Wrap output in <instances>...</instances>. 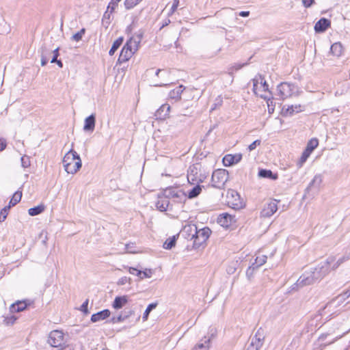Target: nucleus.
<instances>
[{"label": "nucleus", "instance_id": "nucleus-1", "mask_svg": "<svg viewBox=\"0 0 350 350\" xmlns=\"http://www.w3.org/2000/svg\"><path fill=\"white\" fill-rule=\"evenodd\" d=\"M62 163L68 174H75L81 167L79 155L73 150L68 151L63 158Z\"/></svg>", "mask_w": 350, "mask_h": 350}, {"label": "nucleus", "instance_id": "nucleus-2", "mask_svg": "<svg viewBox=\"0 0 350 350\" xmlns=\"http://www.w3.org/2000/svg\"><path fill=\"white\" fill-rule=\"evenodd\" d=\"M228 179V172L224 169H218L213 172L211 186L217 189H222Z\"/></svg>", "mask_w": 350, "mask_h": 350}, {"label": "nucleus", "instance_id": "nucleus-3", "mask_svg": "<svg viewBox=\"0 0 350 350\" xmlns=\"http://www.w3.org/2000/svg\"><path fill=\"white\" fill-rule=\"evenodd\" d=\"M211 230L208 227L199 229L192 234L191 240H193V247L196 249L202 246L209 238Z\"/></svg>", "mask_w": 350, "mask_h": 350}, {"label": "nucleus", "instance_id": "nucleus-4", "mask_svg": "<svg viewBox=\"0 0 350 350\" xmlns=\"http://www.w3.org/2000/svg\"><path fill=\"white\" fill-rule=\"evenodd\" d=\"M47 342L53 347L64 348L66 347L64 334L58 329L51 331L49 334Z\"/></svg>", "mask_w": 350, "mask_h": 350}, {"label": "nucleus", "instance_id": "nucleus-5", "mask_svg": "<svg viewBox=\"0 0 350 350\" xmlns=\"http://www.w3.org/2000/svg\"><path fill=\"white\" fill-rule=\"evenodd\" d=\"M336 261V258L333 256H329L326 260L320 263L316 268L314 269L315 273L318 274L320 280L328 274L332 269L333 263Z\"/></svg>", "mask_w": 350, "mask_h": 350}, {"label": "nucleus", "instance_id": "nucleus-6", "mask_svg": "<svg viewBox=\"0 0 350 350\" xmlns=\"http://www.w3.org/2000/svg\"><path fill=\"white\" fill-rule=\"evenodd\" d=\"M277 90L282 99L293 96L297 91V86L293 83L282 82L277 87Z\"/></svg>", "mask_w": 350, "mask_h": 350}, {"label": "nucleus", "instance_id": "nucleus-7", "mask_svg": "<svg viewBox=\"0 0 350 350\" xmlns=\"http://www.w3.org/2000/svg\"><path fill=\"white\" fill-rule=\"evenodd\" d=\"M350 297V289H348L345 292L338 295L335 298L332 299L329 301L323 310H327L328 312H332L333 309L340 306L345 300Z\"/></svg>", "mask_w": 350, "mask_h": 350}, {"label": "nucleus", "instance_id": "nucleus-8", "mask_svg": "<svg viewBox=\"0 0 350 350\" xmlns=\"http://www.w3.org/2000/svg\"><path fill=\"white\" fill-rule=\"evenodd\" d=\"M319 280L320 279L318 277V274L315 273L314 270H313L303 273L297 280L296 284L302 287L304 286L311 285Z\"/></svg>", "mask_w": 350, "mask_h": 350}, {"label": "nucleus", "instance_id": "nucleus-9", "mask_svg": "<svg viewBox=\"0 0 350 350\" xmlns=\"http://www.w3.org/2000/svg\"><path fill=\"white\" fill-rule=\"evenodd\" d=\"M228 204L234 209L239 210L243 207L244 204L240 195L236 191L231 189L227 194Z\"/></svg>", "mask_w": 350, "mask_h": 350}, {"label": "nucleus", "instance_id": "nucleus-10", "mask_svg": "<svg viewBox=\"0 0 350 350\" xmlns=\"http://www.w3.org/2000/svg\"><path fill=\"white\" fill-rule=\"evenodd\" d=\"M137 51L134 50V46L131 44V40H127L121 50L118 59V62L122 64L129 61Z\"/></svg>", "mask_w": 350, "mask_h": 350}, {"label": "nucleus", "instance_id": "nucleus-11", "mask_svg": "<svg viewBox=\"0 0 350 350\" xmlns=\"http://www.w3.org/2000/svg\"><path fill=\"white\" fill-rule=\"evenodd\" d=\"M279 202V200L273 199L265 203L260 211V217L267 218L272 216L278 210V203Z\"/></svg>", "mask_w": 350, "mask_h": 350}, {"label": "nucleus", "instance_id": "nucleus-12", "mask_svg": "<svg viewBox=\"0 0 350 350\" xmlns=\"http://www.w3.org/2000/svg\"><path fill=\"white\" fill-rule=\"evenodd\" d=\"M163 196H165L168 200L170 198H178L180 200L186 198V194L181 190H176L174 188H167L162 191Z\"/></svg>", "mask_w": 350, "mask_h": 350}, {"label": "nucleus", "instance_id": "nucleus-13", "mask_svg": "<svg viewBox=\"0 0 350 350\" xmlns=\"http://www.w3.org/2000/svg\"><path fill=\"white\" fill-rule=\"evenodd\" d=\"M170 106L168 104L162 105L154 113L156 120H165L169 116Z\"/></svg>", "mask_w": 350, "mask_h": 350}, {"label": "nucleus", "instance_id": "nucleus-14", "mask_svg": "<svg viewBox=\"0 0 350 350\" xmlns=\"http://www.w3.org/2000/svg\"><path fill=\"white\" fill-rule=\"evenodd\" d=\"M331 25V21L325 18H321L314 25V31L316 33H323Z\"/></svg>", "mask_w": 350, "mask_h": 350}, {"label": "nucleus", "instance_id": "nucleus-15", "mask_svg": "<svg viewBox=\"0 0 350 350\" xmlns=\"http://www.w3.org/2000/svg\"><path fill=\"white\" fill-rule=\"evenodd\" d=\"M170 205V200L163 196L161 192L158 194V200L156 202V207L161 212L166 211Z\"/></svg>", "mask_w": 350, "mask_h": 350}, {"label": "nucleus", "instance_id": "nucleus-16", "mask_svg": "<svg viewBox=\"0 0 350 350\" xmlns=\"http://www.w3.org/2000/svg\"><path fill=\"white\" fill-rule=\"evenodd\" d=\"M144 35V30L141 29L136 31L134 35L128 40H131V44L134 46V50H138Z\"/></svg>", "mask_w": 350, "mask_h": 350}, {"label": "nucleus", "instance_id": "nucleus-17", "mask_svg": "<svg viewBox=\"0 0 350 350\" xmlns=\"http://www.w3.org/2000/svg\"><path fill=\"white\" fill-rule=\"evenodd\" d=\"M242 159L241 154H226L223 158V163L225 166H230L238 163Z\"/></svg>", "mask_w": 350, "mask_h": 350}, {"label": "nucleus", "instance_id": "nucleus-18", "mask_svg": "<svg viewBox=\"0 0 350 350\" xmlns=\"http://www.w3.org/2000/svg\"><path fill=\"white\" fill-rule=\"evenodd\" d=\"M323 178L321 174H317L314 176L313 179L309 183L308 186L306 189V192L309 193L310 191L315 189L318 191L321 184L322 183Z\"/></svg>", "mask_w": 350, "mask_h": 350}, {"label": "nucleus", "instance_id": "nucleus-19", "mask_svg": "<svg viewBox=\"0 0 350 350\" xmlns=\"http://www.w3.org/2000/svg\"><path fill=\"white\" fill-rule=\"evenodd\" d=\"M233 217L228 213H222L217 217V223L221 226L228 228L231 225Z\"/></svg>", "mask_w": 350, "mask_h": 350}, {"label": "nucleus", "instance_id": "nucleus-20", "mask_svg": "<svg viewBox=\"0 0 350 350\" xmlns=\"http://www.w3.org/2000/svg\"><path fill=\"white\" fill-rule=\"evenodd\" d=\"M110 311L108 309L103 310L100 312H98L95 314H93L91 317V321L92 323H96L100 321L101 320H105L110 316Z\"/></svg>", "mask_w": 350, "mask_h": 350}, {"label": "nucleus", "instance_id": "nucleus-21", "mask_svg": "<svg viewBox=\"0 0 350 350\" xmlns=\"http://www.w3.org/2000/svg\"><path fill=\"white\" fill-rule=\"evenodd\" d=\"M96 116L92 113L85 119L83 130L85 131H93L95 128Z\"/></svg>", "mask_w": 350, "mask_h": 350}, {"label": "nucleus", "instance_id": "nucleus-22", "mask_svg": "<svg viewBox=\"0 0 350 350\" xmlns=\"http://www.w3.org/2000/svg\"><path fill=\"white\" fill-rule=\"evenodd\" d=\"M259 79L255 78L253 79V90L255 94H257L256 90L258 88V85L260 80V87L262 88L263 91L267 92L269 91V85L267 81L265 80V78L262 75H259Z\"/></svg>", "mask_w": 350, "mask_h": 350}, {"label": "nucleus", "instance_id": "nucleus-23", "mask_svg": "<svg viewBox=\"0 0 350 350\" xmlns=\"http://www.w3.org/2000/svg\"><path fill=\"white\" fill-rule=\"evenodd\" d=\"M27 307V304L25 301H18L11 305L10 310L11 312H19L23 311Z\"/></svg>", "mask_w": 350, "mask_h": 350}, {"label": "nucleus", "instance_id": "nucleus-24", "mask_svg": "<svg viewBox=\"0 0 350 350\" xmlns=\"http://www.w3.org/2000/svg\"><path fill=\"white\" fill-rule=\"evenodd\" d=\"M127 302V296H118L114 299L112 306L113 308L118 310L122 308Z\"/></svg>", "mask_w": 350, "mask_h": 350}, {"label": "nucleus", "instance_id": "nucleus-25", "mask_svg": "<svg viewBox=\"0 0 350 350\" xmlns=\"http://www.w3.org/2000/svg\"><path fill=\"white\" fill-rule=\"evenodd\" d=\"M197 230V226L196 225H187L183 228L182 231V235L187 239H191L192 234Z\"/></svg>", "mask_w": 350, "mask_h": 350}, {"label": "nucleus", "instance_id": "nucleus-26", "mask_svg": "<svg viewBox=\"0 0 350 350\" xmlns=\"http://www.w3.org/2000/svg\"><path fill=\"white\" fill-rule=\"evenodd\" d=\"M258 174L260 178H269L271 180H276L278 178V174H273L270 170L261 169Z\"/></svg>", "mask_w": 350, "mask_h": 350}, {"label": "nucleus", "instance_id": "nucleus-27", "mask_svg": "<svg viewBox=\"0 0 350 350\" xmlns=\"http://www.w3.org/2000/svg\"><path fill=\"white\" fill-rule=\"evenodd\" d=\"M210 338L206 336L192 349V350H208L210 347Z\"/></svg>", "mask_w": 350, "mask_h": 350}, {"label": "nucleus", "instance_id": "nucleus-28", "mask_svg": "<svg viewBox=\"0 0 350 350\" xmlns=\"http://www.w3.org/2000/svg\"><path fill=\"white\" fill-rule=\"evenodd\" d=\"M184 90L185 88H183V85H179L170 92L169 97L172 99L177 100L180 98V95Z\"/></svg>", "mask_w": 350, "mask_h": 350}, {"label": "nucleus", "instance_id": "nucleus-29", "mask_svg": "<svg viewBox=\"0 0 350 350\" xmlns=\"http://www.w3.org/2000/svg\"><path fill=\"white\" fill-rule=\"evenodd\" d=\"M330 51L334 55L340 57L342 53L343 47L340 42H335L331 46Z\"/></svg>", "mask_w": 350, "mask_h": 350}, {"label": "nucleus", "instance_id": "nucleus-30", "mask_svg": "<svg viewBox=\"0 0 350 350\" xmlns=\"http://www.w3.org/2000/svg\"><path fill=\"white\" fill-rule=\"evenodd\" d=\"M202 187H204V186H201L200 185H196L190 191H188V193L187 195H186V196H187L189 199H193L196 198L201 193Z\"/></svg>", "mask_w": 350, "mask_h": 350}, {"label": "nucleus", "instance_id": "nucleus-31", "mask_svg": "<svg viewBox=\"0 0 350 350\" xmlns=\"http://www.w3.org/2000/svg\"><path fill=\"white\" fill-rule=\"evenodd\" d=\"M263 343L264 341L260 340L259 338H252L246 350H259L262 347Z\"/></svg>", "mask_w": 350, "mask_h": 350}, {"label": "nucleus", "instance_id": "nucleus-32", "mask_svg": "<svg viewBox=\"0 0 350 350\" xmlns=\"http://www.w3.org/2000/svg\"><path fill=\"white\" fill-rule=\"evenodd\" d=\"M45 208V206L44 204H39L36 206L30 208L28 210V213L31 216H36L40 213H42Z\"/></svg>", "mask_w": 350, "mask_h": 350}, {"label": "nucleus", "instance_id": "nucleus-33", "mask_svg": "<svg viewBox=\"0 0 350 350\" xmlns=\"http://www.w3.org/2000/svg\"><path fill=\"white\" fill-rule=\"evenodd\" d=\"M303 110V107L300 105H291L288 106L285 114L288 116H292L295 113H298Z\"/></svg>", "mask_w": 350, "mask_h": 350}, {"label": "nucleus", "instance_id": "nucleus-34", "mask_svg": "<svg viewBox=\"0 0 350 350\" xmlns=\"http://www.w3.org/2000/svg\"><path fill=\"white\" fill-rule=\"evenodd\" d=\"M21 197H22V192L21 191H16L11 200H10L9 202V204L8 206H10V208L12 207V206H15L16 204H17L21 200Z\"/></svg>", "mask_w": 350, "mask_h": 350}, {"label": "nucleus", "instance_id": "nucleus-35", "mask_svg": "<svg viewBox=\"0 0 350 350\" xmlns=\"http://www.w3.org/2000/svg\"><path fill=\"white\" fill-rule=\"evenodd\" d=\"M123 40V37H120L113 42L111 48L109 51V55L112 56L115 53L118 49L122 45Z\"/></svg>", "mask_w": 350, "mask_h": 350}, {"label": "nucleus", "instance_id": "nucleus-36", "mask_svg": "<svg viewBox=\"0 0 350 350\" xmlns=\"http://www.w3.org/2000/svg\"><path fill=\"white\" fill-rule=\"evenodd\" d=\"M319 140L317 138H312L310 139L306 145V148L305 150L307 152H312V151L318 146Z\"/></svg>", "mask_w": 350, "mask_h": 350}, {"label": "nucleus", "instance_id": "nucleus-37", "mask_svg": "<svg viewBox=\"0 0 350 350\" xmlns=\"http://www.w3.org/2000/svg\"><path fill=\"white\" fill-rule=\"evenodd\" d=\"M267 261V256L262 255L261 256H257L255 259V262L252 264V267L253 269L258 268L260 266L264 265Z\"/></svg>", "mask_w": 350, "mask_h": 350}, {"label": "nucleus", "instance_id": "nucleus-38", "mask_svg": "<svg viewBox=\"0 0 350 350\" xmlns=\"http://www.w3.org/2000/svg\"><path fill=\"white\" fill-rule=\"evenodd\" d=\"M176 238L175 236H173L172 237H170L169 239H167L163 243V248L166 249V250H170L172 249L173 247L175 246L176 245Z\"/></svg>", "mask_w": 350, "mask_h": 350}, {"label": "nucleus", "instance_id": "nucleus-39", "mask_svg": "<svg viewBox=\"0 0 350 350\" xmlns=\"http://www.w3.org/2000/svg\"><path fill=\"white\" fill-rule=\"evenodd\" d=\"M152 275V271L150 269H145V271H137L136 275L138 276L141 280L144 278H149Z\"/></svg>", "mask_w": 350, "mask_h": 350}, {"label": "nucleus", "instance_id": "nucleus-40", "mask_svg": "<svg viewBox=\"0 0 350 350\" xmlns=\"http://www.w3.org/2000/svg\"><path fill=\"white\" fill-rule=\"evenodd\" d=\"M157 306V303H151L147 306L142 317L144 321H146L148 319L150 312L154 309Z\"/></svg>", "mask_w": 350, "mask_h": 350}, {"label": "nucleus", "instance_id": "nucleus-41", "mask_svg": "<svg viewBox=\"0 0 350 350\" xmlns=\"http://www.w3.org/2000/svg\"><path fill=\"white\" fill-rule=\"evenodd\" d=\"M142 0H125L124 6L126 10H131L138 5Z\"/></svg>", "mask_w": 350, "mask_h": 350}, {"label": "nucleus", "instance_id": "nucleus-42", "mask_svg": "<svg viewBox=\"0 0 350 350\" xmlns=\"http://www.w3.org/2000/svg\"><path fill=\"white\" fill-rule=\"evenodd\" d=\"M10 206H5L4 208H3L0 211V222H3L7 218V216L8 215L9 211H10Z\"/></svg>", "mask_w": 350, "mask_h": 350}, {"label": "nucleus", "instance_id": "nucleus-43", "mask_svg": "<svg viewBox=\"0 0 350 350\" xmlns=\"http://www.w3.org/2000/svg\"><path fill=\"white\" fill-rule=\"evenodd\" d=\"M349 259H350V255L343 256L342 257L340 258L336 262H334L333 263L332 269H337L342 263H343L344 262Z\"/></svg>", "mask_w": 350, "mask_h": 350}, {"label": "nucleus", "instance_id": "nucleus-44", "mask_svg": "<svg viewBox=\"0 0 350 350\" xmlns=\"http://www.w3.org/2000/svg\"><path fill=\"white\" fill-rule=\"evenodd\" d=\"M85 28H82L79 31H78L76 33H75L72 36L71 39L72 40L76 41V42H79V41H80L82 39V37L85 34Z\"/></svg>", "mask_w": 350, "mask_h": 350}, {"label": "nucleus", "instance_id": "nucleus-45", "mask_svg": "<svg viewBox=\"0 0 350 350\" xmlns=\"http://www.w3.org/2000/svg\"><path fill=\"white\" fill-rule=\"evenodd\" d=\"M40 53L41 56L48 57V58L49 59V56L52 53V50L51 49L47 48V46L44 44L42 46L40 49Z\"/></svg>", "mask_w": 350, "mask_h": 350}, {"label": "nucleus", "instance_id": "nucleus-46", "mask_svg": "<svg viewBox=\"0 0 350 350\" xmlns=\"http://www.w3.org/2000/svg\"><path fill=\"white\" fill-rule=\"evenodd\" d=\"M128 318H129V315H123V314H120V315H118L116 317H113L111 321L113 323H120V322H123Z\"/></svg>", "mask_w": 350, "mask_h": 350}, {"label": "nucleus", "instance_id": "nucleus-47", "mask_svg": "<svg viewBox=\"0 0 350 350\" xmlns=\"http://www.w3.org/2000/svg\"><path fill=\"white\" fill-rule=\"evenodd\" d=\"M261 98H263L264 99H267V105H268V111L269 113H272L274 111V105L273 104V98H267L266 96L263 95H260Z\"/></svg>", "mask_w": 350, "mask_h": 350}, {"label": "nucleus", "instance_id": "nucleus-48", "mask_svg": "<svg viewBox=\"0 0 350 350\" xmlns=\"http://www.w3.org/2000/svg\"><path fill=\"white\" fill-rule=\"evenodd\" d=\"M21 165L23 167L26 168L30 166V159L28 156L24 155L21 158Z\"/></svg>", "mask_w": 350, "mask_h": 350}, {"label": "nucleus", "instance_id": "nucleus-49", "mask_svg": "<svg viewBox=\"0 0 350 350\" xmlns=\"http://www.w3.org/2000/svg\"><path fill=\"white\" fill-rule=\"evenodd\" d=\"M17 318L14 316V315H11L10 317H6L3 321H4V323L7 325H13L14 323V322L16 321Z\"/></svg>", "mask_w": 350, "mask_h": 350}, {"label": "nucleus", "instance_id": "nucleus-50", "mask_svg": "<svg viewBox=\"0 0 350 350\" xmlns=\"http://www.w3.org/2000/svg\"><path fill=\"white\" fill-rule=\"evenodd\" d=\"M113 12H111V10H108V8H107L106 12L104 13L102 21L104 24L106 23V24H109V21H108L110 19L111 15Z\"/></svg>", "mask_w": 350, "mask_h": 350}, {"label": "nucleus", "instance_id": "nucleus-51", "mask_svg": "<svg viewBox=\"0 0 350 350\" xmlns=\"http://www.w3.org/2000/svg\"><path fill=\"white\" fill-rule=\"evenodd\" d=\"M252 338H259L260 340L261 341H264V339H265V336H264V330L260 327L256 334L254 335V336Z\"/></svg>", "mask_w": 350, "mask_h": 350}, {"label": "nucleus", "instance_id": "nucleus-52", "mask_svg": "<svg viewBox=\"0 0 350 350\" xmlns=\"http://www.w3.org/2000/svg\"><path fill=\"white\" fill-rule=\"evenodd\" d=\"M122 0H111L108 5V10H111V12H113L116 8L118 6V3Z\"/></svg>", "mask_w": 350, "mask_h": 350}, {"label": "nucleus", "instance_id": "nucleus-53", "mask_svg": "<svg viewBox=\"0 0 350 350\" xmlns=\"http://www.w3.org/2000/svg\"><path fill=\"white\" fill-rule=\"evenodd\" d=\"M89 300L86 299L81 306L80 310L83 312L85 314H89V310L88 308Z\"/></svg>", "mask_w": 350, "mask_h": 350}, {"label": "nucleus", "instance_id": "nucleus-54", "mask_svg": "<svg viewBox=\"0 0 350 350\" xmlns=\"http://www.w3.org/2000/svg\"><path fill=\"white\" fill-rule=\"evenodd\" d=\"M261 144V140L256 139L254 142H253L250 145L248 146V149L250 151L254 150L257 146H260Z\"/></svg>", "mask_w": 350, "mask_h": 350}, {"label": "nucleus", "instance_id": "nucleus-55", "mask_svg": "<svg viewBox=\"0 0 350 350\" xmlns=\"http://www.w3.org/2000/svg\"><path fill=\"white\" fill-rule=\"evenodd\" d=\"M310 154H311V152H307L306 150H304V151L303 152V153L301 156L300 161L301 163H304L307 160V159L309 157Z\"/></svg>", "mask_w": 350, "mask_h": 350}, {"label": "nucleus", "instance_id": "nucleus-56", "mask_svg": "<svg viewBox=\"0 0 350 350\" xmlns=\"http://www.w3.org/2000/svg\"><path fill=\"white\" fill-rule=\"evenodd\" d=\"M130 280H131V279L129 278L124 276L119 279V280L118 282V285H124L126 283L129 282Z\"/></svg>", "mask_w": 350, "mask_h": 350}, {"label": "nucleus", "instance_id": "nucleus-57", "mask_svg": "<svg viewBox=\"0 0 350 350\" xmlns=\"http://www.w3.org/2000/svg\"><path fill=\"white\" fill-rule=\"evenodd\" d=\"M302 3L304 7L310 8L314 3V0H302Z\"/></svg>", "mask_w": 350, "mask_h": 350}, {"label": "nucleus", "instance_id": "nucleus-58", "mask_svg": "<svg viewBox=\"0 0 350 350\" xmlns=\"http://www.w3.org/2000/svg\"><path fill=\"white\" fill-rule=\"evenodd\" d=\"M178 4H179V0H174L173 4L171 8V13H174L176 10V9L178 6Z\"/></svg>", "mask_w": 350, "mask_h": 350}, {"label": "nucleus", "instance_id": "nucleus-59", "mask_svg": "<svg viewBox=\"0 0 350 350\" xmlns=\"http://www.w3.org/2000/svg\"><path fill=\"white\" fill-rule=\"evenodd\" d=\"M49 62V58L48 57H45V56H41V65L42 66L46 65V64L48 63Z\"/></svg>", "mask_w": 350, "mask_h": 350}, {"label": "nucleus", "instance_id": "nucleus-60", "mask_svg": "<svg viewBox=\"0 0 350 350\" xmlns=\"http://www.w3.org/2000/svg\"><path fill=\"white\" fill-rule=\"evenodd\" d=\"M128 269H129V272L133 275H136L137 271H139V269L134 268V267H128Z\"/></svg>", "mask_w": 350, "mask_h": 350}, {"label": "nucleus", "instance_id": "nucleus-61", "mask_svg": "<svg viewBox=\"0 0 350 350\" xmlns=\"http://www.w3.org/2000/svg\"><path fill=\"white\" fill-rule=\"evenodd\" d=\"M239 15L242 17H247L250 16L249 11H241L239 13Z\"/></svg>", "mask_w": 350, "mask_h": 350}, {"label": "nucleus", "instance_id": "nucleus-62", "mask_svg": "<svg viewBox=\"0 0 350 350\" xmlns=\"http://www.w3.org/2000/svg\"><path fill=\"white\" fill-rule=\"evenodd\" d=\"M6 142L0 139V151L3 150L6 148Z\"/></svg>", "mask_w": 350, "mask_h": 350}, {"label": "nucleus", "instance_id": "nucleus-63", "mask_svg": "<svg viewBox=\"0 0 350 350\" xmlns=\"http://www.w3.org/2000/svg\"><path fill=\"white\" fill-rule=\"evenodd\" d=\"M123 315H129V317H130L131 315L134 314V310H129L128 311L124 310L123 312H122Z\"/></svg>", "mask_w": 350, "mask_h": 350}, {"label": "nucleus", "instance_id": "nucleus-64", "mask_svg": "<svg viewBox=\"0 0 350 350\" xmlns=\"http://www.w3.org/2000/svg\"><path fill=\"white\" fill-rule=\"evenodd\" d=\"M170 23V19H165L163 22V24L161 27V29L163 28L164 27L168 25V24Z\"/></svg>", "mask_w": 350, "mask_h": 350}]
</instances>
